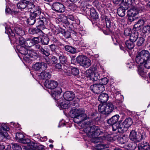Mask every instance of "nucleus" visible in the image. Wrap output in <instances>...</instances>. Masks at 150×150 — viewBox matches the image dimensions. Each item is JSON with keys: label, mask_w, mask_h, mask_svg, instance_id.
I'll list each match as a JSON object with an SVG mask.
<instances>
[{"label": "nucleus", "mask_w": 150, "mask_h": 150, "mask_svg": "<svg viewBox=\"0 0 150 150\" xmlns=\"http://www.w3.org/2000/svg\"><path fill=\"white\" fill-rule=\"evenodd\" d=\"M124 34L126 36H129L132 33L131 30L129 28H127L125 29L124 31Z\"/></svg>", "instance_id": "6e6d98bb"}, {"label": "nucleus", "mask_w": 150, "mask_h": 150, "mask_svg": "<svg viewBox=\"0 0 150 150\" xmlns=\"http://www.w3.org/2000/svg\"><path fill=\"white\" fill-rule=\"evenodd\" d=\"M30 16H32L34 18L36 19V17H38L39 15H38L37 13H35L33 11V12H31L30 13Z\"/></svg>", "instance_id": "338daca9"}, {"label": "nucleus", "mask_w": 150, "mask_h": 150, "mask_svg": "<svg viewBox=\"0 0 150 150\" xmlns=\"http://www.w3.org/2000/svg\"><path fill=\"white\" fill-rule=\"evenodd\" d=\"M69 115L71 117L74 118V121H76L75 122L77 123L81 122L82 121L87 120V119H91L92 121H88L89 123L87 124V126H88L90 123L93 122L95 120V117H94L95 116L94 114H92L91 115H88L87 118V116L85 113L84 111L82 109H76L72 110L70 112Z\"/></svg>", "instance_id": "f257e3e1"}, {"label": "nucleus", "mask_w": 150, "mask_h": 150, "mask_svg": "<svg viewBox=\"0 0 150 150\" xmlns=\"http://www.w3.org/2000/svg\"><path fill=\"white\" fill-rule=\"evenodd\" d=\"M133 43L130 40L127 41L125 42L126 46L129 49H132L134 47V45Z\"/></svg>", "instance_id": "37998d69"}, {"label": "nucleus", "mask_w": 150, "mask_h": 150, "mask_svg": "<svg viewBox=\"0 0 150 150\" xmlns=\"http://www.w3.org/2000/svg\"><path fill=\"white\" fill-rule=\"evenodd\" d=\"M141 11H140L137 7L130 9L127 11V15L128 16L134 17Z\"/></svg>", "instance_id": "aec40b11"}, {"label": "nucleus", "mask_w": 150, "mask_h": 150, "mask_svg": "<svg viewBox=\"0 0 150 150\" xmlns=\"http://www.w3.org/2000/svg\"><path fill=\"white\" fill-rule=\"evenodd\" d=\"M109 96L108 94L103 93L100 94L98 98V100L102 103H105L108 100Z\"/></svg>", "instance_id": "b1692460"}, {"label": "nucleus", "mask_w": 150, "mask_h": 150, "mask_svg": "<svg viewBox=\"0 0 150 150\" xmlns=\"http://www.w3.org/2000/svg\"><path fill=\"white\" fill-rule=\"evenodd\" d=\"M12 149L13 150H21V148L20 146L16 144H14L13 145Z\"/></svg>", "instance_id": "4d7b16f0"}, {"label": "nucleus", "mask_w": 150, "mask_h": 150, "mask_svg": "<svg viewBox=\"0 0 150 150\" xmlns=\"http://www.w3.org/2000/svg\"><path fill=\"white\" fill-rule=\"evenodd\" d=\"M14 31L16 34L19 35L20 36L23 35L24 34L23 30L19 28H14Z\"/></svg>", "instance_id": "58836bf2"}, {"label": "nucleus", "mask_w": 150, "mask_h": 150, "mask_svg": "<svg viewBox=\"0 0 150 150\" xmlns=\"http://www.w3.org/2000/svg\"><path fill=\"white\" fill-rule=\"evenodd\" d=\"M29 142L27 143L28 144L27 146L23 147V149L25 150H35L37 146V144L33 142Z\"/></svg>", "instance_id": "393cba45"}, {"label": "nucleus", "mask_w": 150, "mask_h": 150, "mask_svg": "<svg viewBox=\"0 0 150 150\" xmlns=\"http://www.w3.org/2000/svg\"><path fill=\"white\" fill-rule=\"evenodd\" d=\"M58 106H60L62 108L64 109H67L70 105V102L62 98H60V100L57 102Z\"/></svg>", "instance_id": "2eb2a0df"}, {"label": "nucleus", "mask_w": 150, "mask_h": 150, "mask_svg": "<svg viewBox=\"0 0 150 150\" xmlns=\"http://www.w3.org/2000/svg\"><path fill=\"white\" fill-rule=\"evenodd\" d=\"M144 39L142 37L138 38L137 44V45L139 46H141L144 42Z\"/></svg>", "instance_id": "49530a36"}, {"label": "nucleus", "mask_w": 150, "mask_h": 150, "mask_svg": "<svg viewBox=\"0 0 150 150\" xmlns=\"http://www.w3.org/2000/svg\"><path fill=\"white\" fill-rule=\"evenodd\" d=\"M33 40V42L34 45L38 44V43L41 40V38L39 37H35L32 39Z\"/></svg>", "instance_id": "09e8293b"}, {"label": "nucleus", "mask_w": 150, "mask_h": 150, "mask_svg": "<svg viewBox=\"0 0 150 150\" xmlns=\"http://www.w3.org/2000/svg\"><path fill=\"white\" fill-rule=\"evenodd\" d=\"M52 7L53 10L58 12H63L65 10L64 5L59 2L53 3Z\"/></svg>", "instance_id": "f8f14e48"}, {"label": "nucleus", "mask_w": 150, "mask_h": 150, "mask_svg": "<svg viewBox=\"0 0 150 150\" xmlns=\"http://www.w3.org/2000/svg\"><path fill=\"white\" fill-rule=\"evenodd\" d=\"M128 140V137L125 136H123L119 138L118 139V142L120 144L122 145V146L120 145V146H122L123 145L122 144H124L125 143L127 142Z\"/></svg>", "instance_id": "72a5a7b5"}, {"label": "nucleus", "mask_w": 150, "mask_h": 150, "mask_svg": "<svg viewBox=\"0 0 150 150\" xmlns=\"http://www.w3.org/2000/svg\"><path fill=\"white\" fill-rule=\"evenodd\" d=\"M37 21L38 24L37 25V27L42 32V30L45 28V24L46 23L47 19L45 17H43L42 18H38Z\"/></svg>", "instance_id": "ddd939ff"}, {"label": "nucleus", "mask_w": 150, "mask_h": 150, "mask_svg": "<svg viewBox=\"0 0 150 150\" xmlns=\"http://www.w3.org/2000/svg\"><path fill=\"white\" fill-rule=\"evenodd\" d=\"M138 148L139 150H150V146L147 142H144L139 144Z\"/></svg>", "instance_id": "5701e85b"}, {"label": "nucleus", "mask_w": 150, "mask_h": 150, "mask_svg": "<svg viewBox=\"0 0 150 150\" xmlns=\"http://www.w3.org/2000/svg\"><path fill=\"white\" fill-rule=\"evenodd\" d=\"M16 139L18 140L19 142L26 144L30 141L29 139H24V135L21 132L17 133L16 134Z\"/></svg>", "instance_id": "a211bd4d"}, {"label": "nucleus", "mask_w": 150, "mask_h": 150, "mask_svg": "<svg viewBox=\"0 0 150 150\" xmlns=\"http://www.w3.org/2000/svg\"><path fill=\"white\" fill-rule=\"evenodd\" d=\"M120 116L118 115H116L112 116L108 120V123L110 125L118 122V120Z\"/></svg>", "instance_id": "bb28decb"}, {"label": "nucleus", "mask_w": 150, "mask_h": 150, "mask_svg": "<svg viewBox=\"0 0 150 150\" xmlns=\"http://www.w3.org/2000/svg\"><path fill=\"white\" fill-rule=\"evenodd\" d=\"M120 147L129 150H133L135 148V144L134 143H131L130 144H126Z\"/></svg>", "instance_id": "c85d7f7f"}, {"label": "nucleus", "mask_w": 150, "mask_h": 150, "mask_svg": "<svg viewBox=\"0 0 150 150\" xmlns=\"http://www.w3.org/2000/svg\"><path fill=\"white\" fill-rule=\"evenodd\" d=\"M62 91V90L61 88L57 87L55 89L52 94L53 97L54 98V99L55 100H59Z\"/></svg>", "instance_id": "412c9836"}, {"label": "nucleus", "mask_w": 150, "mask_h": 150, "mask_svg": "<svg viewBox=\"0 0 150 150\" xmlns=\"http://www.w3.org/2000/svg\"><path fill=\"white\" fill-rule=\"evenodd\" d=\"M33 69L35 71H40L42 68L45 70L47 68V64L42 62H39L36 63L33 65Z\"/></svg>", "instance_id": "f3484780"}, {"label": "nucleus", "mask_w": 150, "mask_h": 150, "mask_svg": "<svg viewBox=\"0 0 150 150\" xmlns=\"http://www.w3.org/2000/svg\"><path fill=\"white\" fill-rule=\"evenodd\" d=\"M108 145L99 144L97 147V149L98 150H109L108 149Z\"/></svg>", "instance_id": "e433bc0d"}, {"label": "nucleus", "mask_w": 150, "mask_h": 150, "mask_svg": "<svg viewBox=\"0 0 150 150\" xmlns=\"http://www.w3.org/2000/svg\"><path fill=\"white\" fill-rule=\"evenodd\" d=\"M18 38L19 42L20 44L21 45H24L25 46V43L26 40L24 38H23L21 36H19Z\"/></svg>", "instance_id": "5fc2aeb1"}, {"label": "nucleus", "mask_w": 150, "mask_h": 150, "mask_svg": "<svg viewBox=\"0 0 150 150\" xmlns=\"http://www.w3.org/2000/svg\"><path fill=\"white\" fill-rule=\"evenodd\" d=\"M41 43L42 44L47 45L49 43V39L47 37H43L42 39L41 38Z\"/></svg>", "instance_id": "de8ad7c7"}, {"label": "nucleus", "mask_w": 150, "mask_h": 150, "mask_svg": "<svg viewBox=\"0 0 150 150\" xmlns=\"http://www.w3.org/2000/svg\"><path fill=\"white\" fill-rule=\"evenodd\" d=\"M51 74L49 72L46 71L42 72L40 73V77L42 79H50L51 77Z\"/></svg>", "instance_id": "7c9ffc66"}, {"label": "nucleus", "mask_w": 150, "mask_h": 150, "mask_svg": "<svg viewBox=\"0 0 150 150\" xmlns=\"http://www.w3.org/2000/svg\"><path fill=\"white\" fill-rule=\"evenodd\" d=\"M51 62L52 64H55L57 63L58 60L55 56H53L51 57Z\"/></svg>", "instance_id": "680f3d73"}, {"label": "nucleus", "mask_w": 150, "mask_h": 150, "mask_svg": "<svg viewBox=\"0 0 150 150\" xmlns=\"http://www.w3.org/2000/svg\"><path fill=\"white\" fill-rule=\"evenodd\" d=\"M71 73L73 75L77 76L79 74V70L77 68L73 67L71 69Z\"/></svg>", "instance_id": "a18cd8bd"}, {"label": "nucleus", "mask_w": 150, "mask_h": 150, "mask_svg": "<svg viewBox=\"0 0 150 150\" xmlns=\"http://www.w3.org/2000/svg\"><path fill=\"white\" fill-rule=\"evenodd\" d=\"M77 63L84 68H88L90 67L91 63V60L86 57L84 55H80L76 57Z\"/></svg>", "instance_id": "39448f33"}, {"label": "nucleus", "mask_w": 150, "mask_h": 150, "mask_svg": "<svg viewBox=\"0 0 150 150\" xmlns=\"http://www.w3.org/2000/svg\"><path fill=\"white\" fill-rule=\"evenodd\" d=\"M139 34L138 32L135 31L132 32L130 37V40L132 42H134L137 41L138 38Z\"/></svg>", "instance_id": "c756f323"}, {"label": "nucleus", "mask_w": 150, "mask_h": 150, "mask_svg": "<svg viewBox=\"0 0 150 150\" xmlns=\"http://www.w3.org/2000/svg\"><path fill=\"white\" fill-rule=\"evenodd\" d=\"M28 32L30 34L33 35L35 34H38L42 32L37 27V28H29L28 29Z\"/></svg>", "instance_id": "f704fd0d"}, {"label": "nucleus", "mask_w": 150, "mask_h": 150, "mask_svg": "<svg viewBox=\"0 0 150 150\" xmlns=\"http://www.w3.org/2000/svg\"><path fill=\"white\" fill-rule=\"evenodd\" d=\"M36 19L30 16V18L27 20V22L29 25H33L35 23Z\"/></svg>", "instance_id": "a19ab883"}, {"label": "nucleus", "mask_w": 150, "mask_h": 150, "mask_svg": "<svg viewBox=\"0 0 150 150\" xmlns=\"http://www.w3.org/2000/svg\"><path fill=\"white\" fill-rule=\"evenodd\" d=\"M33 11L35 13H37L38 15H39L41 13V9L39 7H36V8H35L34 9Z\"/></svg>", "instance_id": "052dcab7"}, {"label": "nucleus", "mask_w": 150, "mask_h": 150, "mask_svg": "<svg viewBox=\"0 0 150 150\" xmlns=\"http://www.w3.org/2000/svg\"><path fill=\"white\" fill-rule=\"evenodd\" d=\"M68 8L71 10L74 11L78 8L77 5L74 4H72L69 5L68 6Z\"/></svg>", "instance_id": "8fccbe9b"}, {"label": "nucleus", "mask_w": 150, "mask_h": 150, "mask_svg": "<svg viewBox=\"0 0 150 150\" xmlns=\"http://www.w3.org/2000/svg\"><path fill=\"white\" fill-rule=\"evenodd\" d=\"M35 150H45L44 146L42 145L37 144V146Z\"/></svg>", "instance_id": "e2e57ef3"}, {"label": "nucleus", "mask_w": 150, "mask_h": 150, "mask_svg": "<svg viewBox=\"0 0 150 150\" xmlns=\"http://www.w3.org/2000/svg\"><path fill=\"white\" fill-rule=\"evenodd\" d=\"M20 52L22 54H26L27 56H26L24 58V60L26 62H29L32 59H30L29 58H33L34 59H36L38 57V55L36 52L34 50L27 51V52H24L21 50Z\"/></svg>", "instance_id": "423d86ee"}, {"label": "nucleus", "mask_w": 150, "mask_h": 150, "mask_svg": "<svg viewBox=\"0 0 150 150\" xmlns=\"http://www.w3.org/2000/svg\"><path fill=\"white\" fill-rule=\"evenodd\" d=\"M67 17L68 19L72 21H74L76 18V16L74 14H68L67 16Z\"/></svg>", "instance_id": "13d9d810"}, {"label": "nucleus", "mask_w": 150, "mask_h": 150, "mask_svg": "<svg viewBox=\"0 0 150 150\" xmlns=\"http://www.w3.org/2000/svg\"><path fill=\"white\" fill-rule=\"evenodd\" d=\"M29 2L25 1V0H23L22 1L19 2L17 4V7L18 9H20L21 10L26 9V6Z\"/></svg>", "instance_id": "cd10ccee"}, {"label": "nucleus", "mask_w": 150, "mask_h": 150, "mask_svg": "<svg viewBox=\"0 0 150 150\" xmlns=\"http://www.w3.org/2000/svg\"><path fill=\"white\" fill-rule=\"evenodd\" d=\"M57 55L59 57L60 62L63 65L67 64V58L62 53H57Z\"/></svg>", "instance_id": "a878e982"}, {"label": "nucleus", "mask_w": 150, "mask_h": 150, "mask_svg": "<svg viewBox=\"0 0 150 150\" xmlns=\"http://www.w3.org/2000/svg\"><path fill=\"white\" fill-rule=\"evenodd\" d=\"M64 37L66 38H69L70 36V33L69 31H64Z\"/></svg>", "instance_id": "0e129e2a"}, {"label": "nucleus", "mask_w": 150, "mask_h": 150, "mask_svg": "<svg viewBox=\"0 0 150 150\" xmlns=\"http://www.w3.org/2000/svg\"><path fill=\"white\" fill-rule=\"evenodd\" d=\"M44 84L47 88L51 89H53L57 86L58 83L55 81L46 80L44 83Z\"/></svg>", "instance_id": "4468645a"}, {"label": "nucleus", "mask_w": 150, "mask_h": 150, "mask_svg": "<svg viewBox=\"0 0 150 150\" xmlns=\"http://www.w3.org/2000/svg\"><path fill=\"white\" fill-rule=\"evenodd\" d=\"M108 80L106 78H104L101 79L100 81V83L101 85L104 86L108 82Z\"/></svg>", "instance_id": "864d4df0"}, {"label": "nucleus", "mask_w": 150, "mask_h": 150, "mask_svg": "<svg viewBox=\"0 0 150 150\" xmlns=\"http://www.w3.org/2000/svg\"><path fill=\"white\" fill-rule=\"evenodd\" d=\"M110 125H112V129L113 131H116L117 129H118V131L119 132L122 133L124 132H120L119 131V129L120 128V124L118 122L111 124Z\"/></svg>", "instance_id": "ea45409f"}, {"label": "nucleus", "mask_w": 150, "mask_h": 150, "mask_svg": "<svg viewBox=\"0 0 150 150\" xmlns=\"http://www.w3.org/2000/svg\"><path fill=\"white\" fill-rule=\"evenodd\" d=\"M35 5L32 3H29L28 4L27 6H26L25 10H27L28 11H31L32 10H34L35 8Z\"/></svg>", "instance_id": "c03bdc74"}, {"label": "nucleus", "mask_w": 150, "mask_h": 150, "mask_svg": "<svg viewBox=\"0 0 150 150\" xmlns=\"http://www.w3.org/2000/svg\"><path fill=\"white\" fill-rule=\"evenodd\" d=\"M59 21L62 23L65 24H67L68 23V18L67 16H63L59 19Z\"/></svg>", "instance_id": "603ef678"}, {"label": "nucleus", "mask_w": 150, "mask_h": 150, "mask_svg": "<svg viewBox=\"0 0 150 150\" xmlns=\"http://www.w3.org/2000/svg\"><path fill=\"white\" fill-rule=\"evenodd\" d=\"M145 21L144 19L139 20L137 23L134 25L133 29L134 31H137L139 30L142 28V26L144 24Z\"/></svg>", "instance_id": "4be33fe9"}, {"label": "nucleus", "mask_w": 150, "mask_h": 150, "mask_svg": "<svg viewBox=\"0 0 150 150\" xmlns=\"http://www.w3.org/2000/svg\"><path fill=\"white\" fill-rule=\"evenodd\" d=\"M9 130V128L7 125L4 123H2L0 126V136L3 137V139H9L10 137L7 132Z\"/></svg>", "instance_id": "6e6552de"}, {"label": "nucleus", "mask_w": 150, "mask_h": 150, "mask_svg": "<svg viewBox=\"0 0 150 150\" xmlns=\"http://www.w3.org/2000/svg\"><path fill=\"white\" fill-rule=\"evenodd\" d=\"M150 54L148 50H142L138 53L136 57L135 61L138 64H142L144 61L149 58Z\"/></svg>", "instance_id": "7ed1b4c3"}, {"label": "nucleus", "mask_w": 150, "mask_h": 150, "mask_svg": "<svg viewBox=\"0 0 150 150\" xmlns=\"http://www.w3.org/2000/svg\"><path fill=\"white\" fill-rule=\"evenodd\" d=\"M76 44L80 46H85V44H84L83 41L82 40L77 41L76 42Z\"/></svg>", "instance_id": "bf43d9fd"}, {"label": "nucleus", "mask_w": 150, "mask_h": 150, "mask_svg": "<svg viewBox=\"0 0 150 150\" xmlns=\"http://www.w3.org/2000/svg\"><path fill=\"white\" fill-rule=\"evenodd\" d=\"M132 120L130 117L126 119L120 125V128L119 129V131L120 132H124L126 131L132 125Z\"/></svg>", "instance_id": "0eeeda50"}, {"label": "nucleus", "mask_w": 150, "mask_h": 150, "mask_svg": "<svg viewBox=\"0 0 150 150\" xmlns=\"http://www.w3.org/2000/svg\"><path fill=\"white\" fill-rule=\"evenodd\" d=\"M34 47L37 51L46 56L48 57L50 55V50L48 46H41L39 44H37L35 45Z\"/></svg>", "instance_id": "1a4fd4ad"}, {"label": "nucleus", "mask_w": 150, "mask_h": 150, "mask_svg": "<svg viewBox=\"0 0 150 150\" xmlns=\"http://www.w3.org/2000/svg\"><path fill=\"white\" fill-rule=\"evenodd\" d=\"M129 137L130 139L134 142L137 143L140 141L139 135H137V133L134 130L131 131Z\"/></svg>", "instance_id": "6ab92c4d"}, {"label": "nucleus", "mask_w": 150, "mask_h": 150, "mask_svg": "<svg viewBox=\"0 0 150 150\" xmlns=\"http://www.w3.org/2000/svg\"><path fill=\"white\" fill-rule=\"evenodd\" d=\"M32 39H27L26 41L24 46L27 47H31L34 45Z\"/></svg>", "instance_id": "79ce46f5"}, {"label": "nucleus", "mask_w": 150, "mask_h": 150, "mask_svg": "<svg viewBox=\"0 0 150 150\" xmlns=\"http://www.w3.org/2000/svg\"><path fill=\"white\" fill-rule=\"evenodd\" d=\"M64 100L69 101L72 100L75 97V95L72 91H67L63 94Z\"/></svg>", "instance_id": "dca6fc26"}, {"label": "nucleus", "mask_w": 150, "mask_h": 150, "mask_svg": "<svg viewBox=\"0 0 150 150\" xmlns=\"http://www.w3.org/2000/svg\"><path fill=\"white\" fill-rule=\"evenodd\" d=\"M115 108L112 103H109L106 105H99L98 110V111L102 114L108 115L112 112Z\"/></svg>", "instance_id": "20e7f679"}, {"label": "nucleus", "mask_w": 150, "mask_h": 150, "mask_svg": "<svg viewBox=\"0 0 150 150\" xmlns=\"http://www.w3.org/2000/svg\"><path fill=\"white\" fill-rule=\"evenodd\" d=\"M64 48L66 51L72 54L75 53L76 52V50L75 48L70 46L66 45L64 47Z\"/></svg>", "instance_id": "c9c22d12"}, {"label": "nucleus", "mask_w": 150, "mask_h": 150, "mask_svg": "<svg viewBox=\"0 0 150 150\" xmlns=\"http://www.w3.org/2000/svg\"><path fill=\"white\" fill-rule=\"evenodd\" d=\"M90 89L94 93L98 94L104 91L105 88L104 86L100 83L91 85L90 87Z\"/></svg>", "instance_id": "9d476101"}, {"label": "nucleus", "mask_w": 150, "mask_h": 150, "mask_svg": "<svg viewBox=\"0 0 150 150\" xmlns=\"http://www.w3.org/2000/svg\"><path fill=\"white\" fill-rule=\"evenodd\" d=\"M49 46L51 51L52 52L55 51L57 47V45L54 44H52Z\"/></svg>", "instance_id": "69168bd1"}, {"label": "nucleus", "mask_w": 150, "mask_h": 150, "mask_svg": "<svg viewBox=\"0 0 150 150\" xmlns=\"http://www.w3.org/2000/svg\"><path fill=\"white\" fill-rule=\"evenodd\" d=\"M91 68L86 71V73L88 74V75L86 74V76L89 77L90 80L92 81H96L98 80L99 76L98 73H94Z\"/></svg>", "instance_id": "9b49d317"}, {"label": "nucleus", "mask_w": 150, "mask_h": 150, "mask_svg": "<svg viewBox=\"0 0 150 150\" xmlns=\"http://www.w3.org/2000/svg\"><path fill=\"white\" fill-rule=\"evenodd\" d=\"M83 131L85 132L86 135L90 138H92L91 141L94 143H100L101 139L100 137H97L103 132L99 129L98 127L95 125L91 127L88 126L85 128L83 130Z\"/></svg>", "instance_id": "f03ea898"}, {"label": "nucleus", "mask_w": 150, "mask_h": 150, "mask_svg": "<svg viewBox=\"0 0 150 150\" xmlns=\"http://www.w3.org/2000/svg\"><path fill=\"white\" fill-rule=\"evenodd\" d=\"M142 31L145 34L149 33H150V23L144 25L142 29Z\"/></svg>", "instance_id": "4c0bfd02"}, {"label": "nucleus", "mask_w": 150, "mask_h": 150, "mask_svg": "<svg viewBox=\"0 0 150 150\" xmlns=\"http://www.w3.org/2000/svg\"><path fill=\"white\" fill-rule=\"evenodd\" d=\"M90 16L93 19H96L98 18V15L96 10L93 8H90Z\"/></svg>", "instance_id": "2f4dec72"}, {"label": "nucleus", "mask_w": 150, "mask_h": 150, "mask_svg": "<svg viewBox=\"0 0 150 150\" xmlns=\"http://www.w3.org/2000/svg\"><path fill=\"white\" fill-rule=\"evenodd\" d=\"M126 9L124 7H120L117 10V13L119 16L121 17H123L125 14Z\"/></svg>", "instance_id": "473e14b6"}, {"label": "nucleus", "mask_w": 150, "mask_h": 150, "mask_svg": "<svg viewBox=\"0 0 150 150\" xmlns=\"http://www.w3.org/2000/svg\"><path fill=\"white\" fill-rule=\"evenodd\" d=\"M144 67L146 68H150V57L149 58L146 59L144 63Z\"/></svg>", "instance_id": "3c124183"}, {"label": "nucleus", "mask_w": 150, "mask_h": 150, "mask_svg": "<svg viewBox=\"0 0 150 150\" xmlns=\"http://www.w3.org/2000/svg\"><path fill=\"white\" fill-rule=\"evenodd\" d=\"M106 26L107 28H109L111 27V22L110 20H106Z\"/></svg>", "instance_id": "774afa93"}]
</instances>
